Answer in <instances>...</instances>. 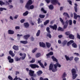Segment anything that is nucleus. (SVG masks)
<instances>
[{
  "mask_svg": "<svg viewBox=\"0 0 80 80\" xmlns=\"http://www.w3.org/2000/svg\"><path fill=\"white\" fill-rule=\"evenodd\" d=\"M31 41H33V40H34V38H33V37L32 36V37H31Z\"/></svg>",
  "mask_w": 80,
  "mask_h": 80,
  "instance_id": "0e129e2a",
  "label": "nucleus"
},
{
  "mask_svg": "<svg viewBox=\"0 0 80 80\" xmlns=\"http://www.w3.org/2000/svg\"><path fill=\"white\" fill-rule=\"evenodd\" d=\"M40 30H38L36 33L37 37H38L40 35Z\"/></svg>",
  "mask_w": 80,
  "mask_h": 80,
  "instance_id": "72a5a7b5",
  "label": "nucleus"
},
{
  "mask_svg": "<svg viewBox=\"0 0 80 80\" xmlns=\"http://www.w3.org/2000/svg\"><path fill=\"white\" fill-rule=\"evenodd\" d=\"M77 37L78 38V39H80V35H79L78 33L77 34Z\"/></svg>",
  "mask_w": 80,
  "mask_h": 80,
  "instance_id": "052dcab7",
  "label": "nucleus"
},
{
  "mask_svg": "<svg viewBox=\"0 0 80 80\" xmlns=\"http://www.w3.org/2000/svg\"><path fill=\"white\" fill-rule=\"evenodd\" d=\"M49 27L51 28H52L53 30H57V25L56 24H54L53 26L50 25L49 26Z\"/></svg>",
  "mask_w": 80,
  "mask_h": 80,
  "instance_id": "423d86ee",
  "label": "nucleus"
},
{
  "mask_svg": "<svg viewBox=\"0 0 80 80\" xmlns=\"http://www.w3.org/2000/svg\"><path fill=\"white\" fill-rule=\"evenodd\" d=\"M50 22V21L48 20H47L44 22V25H47L48 23H49V22Z\"/></svg>",
  "mask_w": 80,
  "mask_h": 80,
  "instance_id": "c85d7f7f",
  "label": "nucleus"
},
{
  "mask_svg": "<svg viewBox=\"0 0 80 80\" xmlns=\"http://www.w3.org/2000/svg\"><path fill=\"white\" fill-rule=\"evenodd\" d=\"M74 5L75 6L74 7V10L75 12L76 13L77 12V11L78 10V8H77V6H78V5L77 4V3H75Z\"/></svg>",
  "mask_w": 80,
  "mask_h": 80,
  "instance_id": "dca6fc26",
  "label": "nucleus"
},
{
  "mask_svg": "<svg viewBox=\"0 0 80 80\" xmlns=\"http://www.w3.org/2000/svg\"><path fill=\"white\" fill-rule=\"evenodd\" d=\"M32 4V3H26L25 6V8L28 10H32V9H33V8H34V6H33V5H31Z\"/></svg>",
  "mask_w": 80,
  "mask_h": 80,
  "instance_id": "f257e3e1",
  "label": "nucleus"
},
{
  "mask_svg": "<svg viewBox=\"0 0 80 80\" xmlns=\"http://www.w3.org/2000/svg\"><path fill=\"white\" fill-rule=\"evenodd\" d=\"M67 76V74H66V73L64 72L62 75V78H65V76Z\"/></svg>",
  "mask_w": 80,
  "mask_h": 80,
  "instance_id": "8fccbe9b",
  "label": "nucleus"
},
{
  "mask_svg": "<svg viewBox=\"0 0 80 80\" xmlns=\"http://www.w3.org/2000/svg\"><path fill=\"white\" fill-rule=\"evenodd\" d=\"M73 57L72 56L69 58V60L70 61H72L73 60Z\"/></svg>",
  "mask_w": 80,
  "mask_h": 80,
  "instance_id": "603ef678",
  "label": "nucleus"
},
{
  "mask_svg": "<svg viewBox=\"0 0 80 80\" xmlns=\"http://www.w3.org/2000/svg\"><path fill=\"white\" fill-rule=\"evenodd\" d=\"M51 58L52 59V60L54 61V62H58V60H57V58H55L54 56H52L51 57Z\"/></svg>",
  "mask_w": 80,
  "mask_h": 80,
  "instance_id": "a211bd4d",
  "label": "nucleus"
},
{
  "mask_svg": "<svg viewBox=\"0 0 80 80\" xmlns=\"http://www.w3.org/2000/svg\"><path fill=\"white\" fill-rule=\"evenodd\" d=\"M65 57L67 61H68V60H69V57L67 56V55H65Z\"/></svg>",
  "mask_w": 80,
  "mask_h": 80,
  "instance_id": "a19ab883",
  "label": "nucleus"
},
{
  "mask_svg": "<svg viewBox=\"0 0 80 80\" xmlns=\"http://www.w3.org/2000/svg\"><path fill=\"white\" fill-rule=\"evenodd\" d=\"M69 42L71 45L72 44V43H73V42H74V41L73 40H70Z\"/></svg>",
  "mask_w": 80,
  "mask_h": 80,
  "instance_id": "bf43d9fd",
  "label": "nucleus"
},
{
  "mask_svg": "<svg viewBox=\"0 0 80 80\" xmlns=\"http://www.w3.org/2000/svg\"><path fill=\"white\" fill-rule=\"evenodd\" d=\"M53 55V52H50L48 54H46L47 57H49V56H52Z\"/></svg>",
  "mask_w": 80,
  "mask_h": 80,
  "instance_id": "aec40b11",
  "label": "nucleus"
},
{
  "mask_svg": "<svg viewBox=\"0 0 80 80\" xmlns=\"http://www.w3.org/2000/svg\"><path fill=\"white\" fill-rule=\"evenodd\" d=\"M71 72L72 73V75L73 76L72 78L73 79H75V78L78 75L77 74H76L77 73L76 70L75 69L73 68L72 69Z\"/></svg>",
  "mask_w": 80,
  "mask_h": 80,
  "instance_id": "f03ea898",
  "label": "nucleus"
},
{
  "mask_svg": "<svg viewBox=\"0 0 80 80\" xmlns=\"http://www.w3.org/2000/svg\"><path fill=\"white\" fill-rule=\"evenodd\" d=\"M51 33H48L47 34V37H48L50 38H52V35L50 34Z\"/></svg>",
  "mask_w": 80,
  "mask_h": 80,
  "instance_id": "c756f323",
  "label": "nucleus"
},
{
  "mask_svg": "<svg viewBox=\"0 0 80 80\" xmlns=\"http://www.w3.org/2000/svg\"><path fill=\"white\" fill-rule=\"evenodd\" d=\"M32 0H29L28 1L27 3H29L30 4L33 3V2Z\"/></svg>",
  "mask_w": 80,
  "mask_h": 80,
  "instance_id": "a18cd8bd",
  "label": "nucleus"
},
{
  "mask_svg": "<svg viewBox=\"0 0 80 80\" xmlns=\"http://www.w3.org/2000/svg\"><path fill=\"white\" fill-rule=\"evenodd\" d=\"M51 1L53 5H56L58 2V0H51Z\"/></svg>",
  "mask_w": 80,
  "mask_h": 80,
  "instance_id": "1a4fd4ad",
  "label": "nucleus"
},
{
  "mask_svg": "<svg viewBox=\"0 0 80 80\" xmlns=\"http://www.w3.org/2000/svg\"><path fill=\"white\" fill-rule=\"evenodd\" d=\"M39 43L40 46L41 47H43V48H45V43L43 42H40Z\"/></svg>",
  "mask_w": 80,
  "mask_h": 80,
  "instance_id": "f8f14e48",
  "label": "nucleus"
},
{
  "mask_svg": "<svg viewBox=\"0 0 80 80\" xmlns=\"http://www.w3.org/2000/svg\"><path fill=\"white\" fill-rule=\"evenodd\" d=\"M29 67H31V68H32L33 69L36 68H39V66H38V65H37V64H30Z\"/></svg>",
  "mask_w": 80,
  "mask_h": 80,
  "instance_id": "7ed1b4c3",
  "label": "nucleus"
},
{
  "mask_svg": "<svg viewBox=\"0 0 80 80\" xmlns=\"http://www.w3.org/2000/svg\"><path fill=\"white\" fill-rule=\"evenodd\" d=\"M46 1L47 3H49L50 2V0H46Z\"/></svg>",
  "mask_w": 80,
  "mask_h": 80,
  "instance_id": "338daca9",
  "label": "nucleus"
},
{
  "mask_svg": "<svg viewBox=\"0 0 80 80\" xmlns=\"http://www.w3.org/2000/svg\"><path fill=\"white\" fill-rule=\"evenodd\" d=\"M25 22V20L24 19H22L20 21L21 23H23Z\"/></svg>",
  "mask_w": 80,
  "mask_h": 80,
  "instance_id": "e2e57ef3",
  "label": "nucleus"
},
{
  "mask_svg": "<svg viewBox=\"0 0 80 80\" xmlns=\"http://www.w3.org/2000/svg\"><path fill=\"white\" fill-rule=\"evenodd\" d=\"M37 50V48H35L34 49H33L32 51V53H34V52H36Z\"/></svg>",
  "mask_w": 80,
  "mask_h": 80,
  "instance_id": "37998d69",
  "label": "nucleus"
},
{
  "mask_svg": "<svg viewBox=\"0 0 80 80\" xmlns=\"http://www.w3.org/2000/svg\"><path fill=\"white\" fill-rule=\"evenodd\" d=\"M67 2H68V3H69L70 5H72V1H70V0H68Z\"/></svg>",
  "mask_w": 80,
  "mask_h": 80,
  "instance_id": "de8ad7c7",
  "label": "nucleus"
},
{
  "mask_svg": "<svg viewBox=\"0 0 80 80\" xmlns=\"http://www.w3.org/2000/svg\"><path fill=\"white\" fill-rule=\"evenodd\" d=\"M28 13V11H27L23 13V16H27V15Z\"/></svg>",
  "mask_w": 80,
  "mask_h": 80,
  "instance_id": "f704fd0d",
  "label": "nucleus"
},
{
  "mask_svg": "<svg viewBox=\"0 0 80 80\" xmlns=\"http://www.w3.org/2000/svg\"><path fill=\"white\" fill-rule=\"evenodd\" d=\"M3 10H7V9L5 8H0V11L2 12Z\"/></svg>",
  "mask_w": 80,
  "mask_h": 80,
  "instance_id": "58836bf2",
  "label": "nucleus"
},
{
  "mask_svg": "<svg viewBox=\"0 0 80 80\" xmlns=\"http://www.w3.org/2000/svg\"><path fill=\"white\" fill-rule=\"evenodd\" d=\"M45 15H42L40 14L39 15V17L41 18H45Z\"/></svg>",
  "mask_w": 80,
  "mask_h": 80,
  "instance_id": "cd10ccee",
  "label": "nucleus"
},
{
  "mask_svg": "<svg viewBox=\"0 0 80 80\" xmlns=\"http://www.w3.org/2000/svg\"><path fill=\"white\" fill-rule=\"evenodd\" d=\"M9 55H11V56L12 57H15V54L11 50L9 51Z\"/></svg>",
  "mask_w": 80,
  "mask_h": 80,
  "instance_id": "ddd939ff",
  "label": "nucleus"
},
{
  "mask_svg": "<svg viewBox=\"0 0 80 80\" xmlns=\"http://www.w3.org/2000/svg\"><path fill=\"white\" fill-rule=\"evenodd\" d=\"M49 8L50 10H53V6L52 4H51L49 6Z\"/></svg>",
  "mask_w": 80,
  "mask_h": 80,
  "instance_id": "7c9ffc66",
  "label": "nucleus"
},
{
  "mask_svg": "<svg viewBox=\"0 0 80 80\" xmlns=\"http://www.w3.org/2000/svg\"><path fill=\"white\" fill-rule=\"evenodd\" d=\"M21 58H22V57H20V58H18L17 57L15 58V59L16 61H20V60Z\"/></svg>",
  "mask_w": 80,
  "mask_h": 80,
  "instance_id": "2f4dec72",
  "label": "nucleus"
},
{
  "mask_svg": "<svg viewBox=\"0 0 80 80\" xmlns=\"http://www.w3.org/2000/svg\"><path fill=\"white\" fill-rule=\"evenodd\" d=\"M46 31L48 33H51V32H50V28L48 27L46 28Z\"/></svg>",
  "mask_w": 80,
  "mask_h": 80,
  "instance_id": "ea45409f",
  "label": "nucleus"
},
{
  "mask_svg": "<svg viewBox=\"0 0 80 80\" xmlns=\"http://www.w3.org/2000/svg\"><path fill=\"white\" fill-rule=\"evenodd\" d=\"M13 59L12 58L9 60L8 62L9 63H13Z\"/></svg>",
  "mask_w": 80,
  "mask_h": 80,
  "instance_id": "49530a36",
  "label": "nucleus"
},
{
  "mask_svg": "<svg viewBox=\"0 0 80 80\" xmlns=\"http://www.w3.org/2000/svg\"><path fill=\"white\" fill-rule=\"evenodd\" d=\"M63 15H65V16H67V17L68 18H70V16H69V15H68V14L67 12H64L63 13Z\"/></svg>",
  "mask_w": 80,
  "mask_h": 80,
  "instance_id": "473e14b6",
  "label": "nucleus"
},
{
  "mask_svg": "<svg viewBox=\"0 0 80 80\" xmlns=\"http://www.w3.org/2000/svg\"><path fill=\"white\" fill-rule=\"evenodd\" d=\"M11 59H12V58L11 57H10V56H8V60H10Z\"/></svg>",
  "mask_w": 80,
  "mask_h": 80,
  "instance_id": "774afa93",
  "label": "nucleus"
},
{
  "mask_svg": "<svg viewBox=\"0 0 80 80\" xmlns=\"http://www.w3.org/2000/svg\"><path fill=\"white\" fill-rule=\"evenodd\" d=\"M23 57L21 58V59H22V60H24L25 58V57H26V54L24 53L23 54Z\"/></svg>",
  "mask_w": 80,
  "mask_h": 80,
  "instance_id": "e433bc0d",
  "label": "nucleus"
},
{
  "mask_svg": "<svg viewBox=\"0 0 80 80\" xmlns=\"http://www.w3.org/2000/svg\"><path fill=\"white\" fill-rule=\"evenodd\" d=\"M65 35H67V36H69L70 35V32H65Z\"/></svg>",
  "mask_w": 80,
  "mask_h": 80,
  "instance_id": "3c124183",
  "label": "nucleus"
},
{
  "mask_svg": "<svg viewBox=\"0 0 80 80\" xmlns=\"http://www.w3.org/2000/svg\"><path fill=\"white\" fill-rule=\"evenodd\" d=\"M24 25L25 28H28L30 26V24H29L28 22L24 23Z\"/></svg>",
  "mask_w": 80,
  "mask_h": 80,
  "instance_id": "f3484780",
  "label": "nucleus"
},
{
  "mask_svg": "<svg viewBox=\"0 0 80 80\" xmlns=\"http://www.w3.org/2000/svg\"><path fill=\"white\" fill-rule=\"evenodd\" d=\"M68 22L69 21L68 20H66V21L65 22V25H68Z\"/></svg>",
  "mask_w": 80,
  "mask_h": 80,
  "instance_id": "4d7b16f0",
  "label": "nucleus"
},
{
  "mask_svg": "<svg viewBox=\"0 0 80 80\" xmlns=\"http://www.w3.org/2000/svg\"><path fill=\"white\" fill-rule=\"evenodd\" d=\"M8 34L13 35V34H14V31L12 30H9L8 31Z\"/></svg>",
  "mask_w": 80,
  "mask_h": 80,
  "instance_id": "4468645a",
  "label": "nucleus"
},
{
  "mask_svg": "<svg viewBox=\"0 0 80 80\" xmlns=\"http://www.w3.org/2000/svg\"><path fill=\"white\" fill-rule=\"evenodd\" d=\"M15 29L16 30H17V29H20V27L19 26H16L15 27Z\"/></svg>",
  "mask_w": 80,
  "mask_h": 80,
  "instance_id": "69168bd1",
  "label": "nucleus"
},
{
  "mask_svg": "<svg viewBox=\"0 0 80 80\" xmlns=\"http://www.w3.org/2000/svg\"><path fill=\"white\" fill-rule=\"evenodd\" d=\"M67 41L65 40L63 42V45H66L67 44Z\"/></svg>",
  "mask_w": 80,
  "mask_h": 80,
  "instance_id": "6e6d98bb",
  "label": "nucleus"
},
{
  "mask_svg": "<svg viewBox=\"0 0 80 80\" xmlns=\"http://www.w3.org/2000/svg\"><path fill=\"white\" fill-rule=\"evenodd\" d=\"M8 79L10 80H18V78L17 77V76H16L15 78L13 79V78L10 75H9L8 77Z\"/></svg>",
  "mask_w": 80,
  "mask_h": 80,
  "instance_id": "39448f33",
  "label": "nucleus"
},
{
  "mask_svg": "<svg viewBox=\"0 0 80 80\" xmlns=\"http://www.w3.org/2000/svg\"><path fill=\"white\" fill-rule=\"evenodd\" d=\"M5 3L3 2L2 1L0 0V5H1V6H2L3 5H5Z\"/></svg>",
  "mask_w": 80,
  "mask_h": 80,
  "instance_id": "4c0bfd02",
  "label": "nucleus"
},
{
  "mask_svg": "<svg viewBox=\"0 0 80 80\" xmlns=\"http://www.w3.org/2000/svg\"><path fill=\"white\" fill-rule=\"evenodd\" d=\"M41 55V54H40V53H37L35 56L36 58H38V57H40Z\"/></svg>",
  "mask_w": 80,
  "mask_h": 80,
  "instance_id": "c9c22d12",
  "label": "nucleus"
},
{
  "mask_svg": "<svg viewBox=\"0 0 80 80\" xmlns=\"http://www.w3.org/2000/svg\"><path fill=\"white\" fill-rule=\"evenodd\" d=\"M12 48L15 50H19V48L18 46L14 45L12 47Z\"/></svg>",
  "mask_w": 80,
  "mask_h": 80,
  "instance_id": "9d476101",
  "label": "nucleus"
},
{
  "mask_svg": "<svg viewBox=\"0 0 80 80\" xmlns=\"http://www.w3.org/2000/svg\"><path fill=\"white\" fill-rule=\"evenodd\" d=\"M72 47H73V48H77V45L75 43L73 42L72 44Z\"/></svg>",
  "mask_w": 80,
  "mask_h": 80,
  "instance_id": "393cba45",
  "label": "nucleus"
},
{
  "mask_svg": "<svg viewBox=\"0 0 80 80\" xmlns=\"http://www.w3.org/2000/svg\"><path fill=\"white\" fill-rule=\"evenodd\" d=\"M74 55H76L77 57H78L79 56V54L78 53L75 52L74 53Z\"/></svg>",
  "mask_w": 80,
  "mask_h": 80,
  "instance_id": "13d9d810",
  "label": "nucleus"
},
{
  "mask_svg": "<svg viewBox=\"0 0 80 80\" xmlns=\"http://www.w3.org/2000/svg\"><path fill=\"white\" fill-rule=\"evenodd\" d=\"M54 68H57V67H58L59 68L61 67V65L59 64V63H56V64L54 65Z\"/></svg>",
  "mask_w": 80,
  "mask_h": 80,
  "instance_id": "6e6552de",
  "label": "nucleus"
},
{
  "mask_svg": "<svg viewBox=\"0 0 80 80\" xmlns=\"http://www.w3.org/2000/svg\"><path fill=\"white\" fill-rule=\"evenodd\" d=\"M68 26V25H67L66 24H65L63 27V29H66L67 28V26Z\"/></svg>",
  "mask_w": 80,
  "mask_h": 80,
  "instance_id": "5fc2aeb1",
  "label": "nucleus"
},
{
  "mask_svg": "<svg viewBox=\"0 0 80 80\" xmlns=\"http://www.w3.org/2000/svg\"><path fill=\"white\" fill-rule=\"evenodd\" d=\"M58 31H62V32H63L64 31V29H63V28H61L60 27H59L58 29Z\"/></svg>",
  "mask_w": 80,
  "mask_h": 80,
  "instance_id": "a878e982",
  "label": "nucleus"
},
{
  "mask_svg": "<svg viewBox=\"0 0 80 80\" xmlns=\"http://www.w3.org/2000/svg\"><path fill=\"white\" fill-rule=\"evenodd\" d=\"M59 19L61 22L62 23V24L63 25H64V24H65V22L63 21V20L62 19V18H60Z\"/></svg>",
  "mask_w": 80,
  "mask_h": 80,
  "instance_id": "bb28decb",
  "label": "nucleus"
},
{
  "mask_svg": "<svg viewBox=\"0 0 80 80\" xmlns=\"http://www.w3.org/2000/svg\"><path fill=\"white\" fill-rule=\"evenodd\" d=\"M74 18L75 20H77L78 18V21L79 22L80 21V16L79 15H77V14L75 12L73 13Z\"/></svg>",
  "mask_w": 80,
  "mask_h": 80,
  "instance_id": "20e7f679",
  "label": "nucleus"
},
{
  "mask_svg": "<svg viewBox=\"0 0 80 80\" xmlns=\"http://www.w3.org/2000/svg\"><path fill=\"white\" fill-rule=\"evenodd\" d=\"M35 62V59L32 58V60L30 61V63H34Z\"/></svg>",
  "mask_w": 80,
  "mask_h": 80,
  "instance_id": "09e8293b",
  "label": "nucleus"
},
{
  "mask_svg": "<svg viewBox=\"0 0 80 80\" xmlns=\"http://www.w3.org/2000/svg\"><path fill=\"white\" fill-rule=\"evenodd\" d=\"M20 43H22L23 44H27L28 43V41L27 40L26 41H21L20 42Z\"/></svg>",
  "mask_w": 80,
  "mask_h": 80,
  "instance_id": "4be33fe9",
  "label": "nucleus"
},
{
  "mask_svg": "<svg viewBox=\"0 0 80 80\" xmlns=\"http://www.w3.org/2000/svg\"><path fill=\"white\" fill-rule=\"evenodd\" d=\"M37 73L38 75H41V74H42L43 73V72L41 70H39L37 72Z\"/></svg>",
  "mask_w": 80,
  "mask_h": 80,
  "instance_id": "b1692460",
  "label": "nucleus"
},
{
  "mask_svg": "<svg viewBox=\"0 0 80 80\" xmlns=\"http://www.w3.org/2000/svg\"><path fill=\"white\" fill-rule=\"evenodd\" d=\"M46 46L48 48H49L50 47H51V43L48 42H46Z\"/></svg>",
  "mask_w": 80,
  "mask_h": 80,
  "instance_id": "412c9836",
  "label": "nucleus"
},
{
  "mask_svg": "<svg viewBox=\"0 0 80 80\" xmlns=\"http://www.w3.org/2000/svg\"><path fill=\"white\" fill-rule=\"evenodd\" d=\"M53 68V65L52 64H50L49 66V70H52V69Z\"/></svg>",
  "mask_w": 80,
  "mask_h": 80,
  "instance_id": "6ab92c4d",
  "label": "nucleus"
},
{
  "mask_svg": "<svg viewBox=\"0 0 80 80\" xmlns=\"http://www.w3.org/2000/svg\"><path fill=\"white\" fill-rule=\"evenodd\" d=\"M29 74L31 77H33V74H34V71L32 70L31 69H30L29 71Z\"/></svg>",
  "mask_w": 80,
  "mask_h": 80,
  "instance_id": "0eeeda50",
  "label": "nucleus"
},
{
  "mask_svg": "<svg viewBox=\"0 0 80 80\" xmlns=\"http://www.w3.org/2000/svg\"><path fill=\"white\" fill-rule=\"evenodd\" d=\"M38 63H39L41 67H42V68H45V66H44V65H43V63L41 62V60H40V61H38Z\"/></svg>",
  "mask_w": 80,
  "mask_h": 80,
  "instance_id": "9b49d317",
  "label": "nucleus"
},
{
  "mask_svg": "<svg viewBox=\"0 0 80 80\" xmlns=\"http://www.w3.org/2000/svg\"><path fill=\"white\" fill-rule=\"evenodd\" d=\"M69 22L70 25H72V20H69Z\"/></svg>",
  "mask_w": 80,
  "mask_h": 80,
  "instance_id": "864d4df0",
  "label": "nucleus"
},
{
  "mask_svg": "<svg viewBox=\"0 0 80 80\" xmlns=\"http://www.w3.org/2000/svg\"><path fill=\"white\" fill-rule=\"evenodd\" d=\"M51 70L53 72H56L57 71V68H52V69Z\"/></svg>",
  "mask_w": 80,
  "mask_h": 80,
  "instance_id": "c03bdc74",
  "label": "nucleus"
},
{
  "mask_svg": "<svg viewBox=\"0 0 80 80\" xmlns=\"http://www.w3.org/2000/svg\"><path fill=\"white\" fill-rule=\"evenodd\" d=\"M74 60L75 62H78V61L79 60V58H78V57H75L74 58Z\"/></svg>",
  "mask_w": 80,
  "mask_h": 80,
  "instance_id": "79ce46f5",
  "label": "nucleus"
},
{
  "mask_svg": "<svg viewBox=\"0 0 80 80\" xmlns=\"http://www.w3.org/2000/svg\"><path fill=\"white\" fill-rule=\"evenodd\" d=\"M30 37V34H27L24 36V38L26 40H27L29 37Z\"/></svg>",
  "mask_w": 80,
  "mask_h": 80,
  "instance_id": "2eb2a0df",
  "label": "nucleus"
},
{
  "mask_svg": "<svg viewBox=\"0 0 80 80\" xmlns=\"http://www.w3.org/2000/svg\"><path fill=\"white\" fill-rule=\"evenodd\" d=\"M69 38H70L71 39H72V40H74V39L75 38V37L73 35L71 34L69 35Z\"/></svg>",
  "mask_w": 80,
  "mask_h": 80,
  "instance_id": "5701e85b",
  "label": "nucleus"
},
{
  "mask_svg": "<svg viewBox=\"0 0 80 80\" xmlns=\"http://www.w3.org/2000/svg\"><path fill=\"white\" fill-rule=\"evenodd\" d=\"M70 45H71V44H70V42L69 41L67 43V46L68 47H69V46H70Z\"/></svg>",
  "mask_w": 80,
  "mask_h": 80,
  "instance_id": "680f3d73",
  "label": "nucleus"
}]
</instances>
